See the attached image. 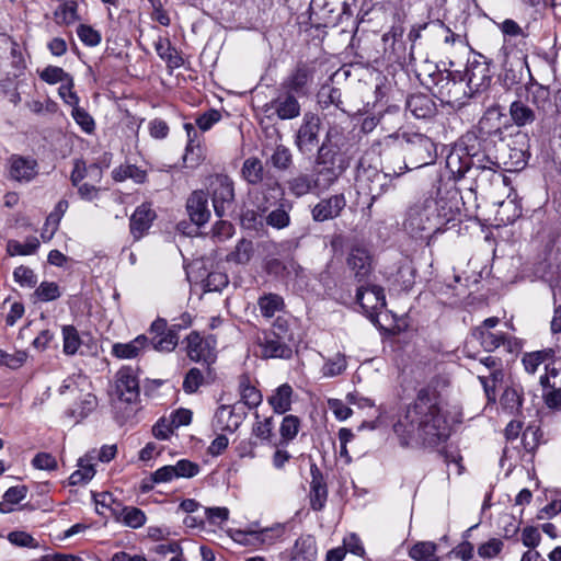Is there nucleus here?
Segmentation results:
<instances>
[{"instance_id":"f257e3e1","label":"nucleus","mask_w":561,"mask_h":561,"mask_svg":"<svg viewBox=\"0 0 561 561\" xmlns=\"http://www.w3.org/2000/svg\"><path fill=\"white\" fill-rule=\"evenodd\" d=\"M403 447H435L446 442L450 428L442 412L437 397L428 389H421L416 399L393 425Z\"/></svg>"},{"instance_id":"f03ea898","label":"nucleus","mask_w":561,"mask_h":561,"mask_svg":"<svg viewBox=\"0 0 561 561\" xmlns=\"http://www.w3.org/2000/svg\"><path fill=\"white\" fill-rule=\"evenodd\" d=\"M476 139L473 135H466L461 144L454 147L446 157V169L450 178L459 180L468 171L481 170L482 173L495 174L497 163L484 153H478L469 141Z\"/></svg>"},{"instance_id":"7ed1b4c3","label":"nucleus","mask_w":561,"mask_h":561,"mask_svg":"<svg viewBox=\"0 0 561 561\" xmlns=\"http://www.w3.org/2000/svg\"><path fill=\"white\" fill-rule=\"evenodd\" d=\"M430 213L434 215L436 225L439 226V232L446 230L447 225L459 221L461 196L455 186L443 187L439 185L436 190L435 198L425 199Z\"/></svg>"},{"instance_id":"20e7f679","label":"nucleus","mask_w":561,"mask_h":561,"mask_svg":"<svg viewBox=\"0 0 561 561\" xmlns=\"http://www.w3.org/2000/svg\"><path fill=\"white\" fill-rule=\"evenodd\" d=\"M433 94L442 103L460 107L470 98L460 71H437L432 76Z\"/></svg>"},{"instance_id":"39448f33","label":"nucleus","mask_w":561,"mask_h":561,"mask_svg":"<svg viewBox=\"0 0 561 561\" xmlns=\"http://www.w3.org/2000/svg\"><path fill=\"white\" fill-rule=\"evenodd\" d=\"M402 139L407 161L401 171L419 169L435 162L436 145L430 137L419 133H403Z\"/></svg>"},{"instance_id":"423d86ee","label":"nucleus","mask_w":561,"mask_h":561,"mask_svg":"<svg viewBox=\"0 0 561 561\" xmlns=\"http://www.w3.org/2000/svg\"><path fill=\"white\" fill-rule=\"evenodd\" d=\"M434 215L430 213L426 202L412 205L404 220V228L415 238H427L439 233Z\"/></svg>"},{"instance_id":"0eeeda50","label":"nucleus","mask_w":561,"mask_h":561,"mask_svg":"<svg viewBox=\"0 0 561 561\" xmlns=\"http://www.w3.org/2000/svg\"><path fill=\"white\" fill-rule=\"evenodd\" d=\"M499 318H485L482 324L473 330V335L486 352H492L501 345L506 346L508 352H513L518 347L517 339L503 331L495 330Z\"/></svg>"},{"instance_id":"6e6552de","label":"nucleus","mask_w":561,"mask_h":561,"mask_svg":"<svg viewBox=\"0 0 561 561\" xmlns=\"http://www.w3.org/2000/svg\"><path fill=\"white\" fill-rule=\"evenodd\" d=\"M462 79L470 98L484 92L492 81L490 62L482 55H476L472 59H468Z\"/></svg>"},{"instance_id":"1a4fd4ad","label":"nucleus","mask_w":561,"mask_h":561,"mask_svg":"<svg viewBox=\"0 0 561 561\" xmlns=\"http://www.w3.org/2000/svg\"><path fill=\"white\" fill-rule=\"evenodd\" d=\"M187 356L190 359L201 363L205 366L206 376L215 380L216 374L213 365L216 363L217 353L215 341L210 339H204L198 332H191L187 336Z\"/></svg>"},{"instance_id":"9d476101","label":"nucleus","mask_w":561,"mask_h":561,"mask_svg":"<svg viewBox=\"0 0 561 561\" xmlns=\"http://www.w3.org/2000/svg\"><path fill=\"white\" fill-rule=\"evenodd\" d=\"M208 191L216 216L222 218L232 208L234 202L233 181L226 174L211 175Z\"/></svg>"},{"instance_id":"9b49d317","label":"nucleus","mask_w":561,"mask_h":561,"mask_svg":"<svg viewBox=\"0 0 561 561\" xmlns=\"http://www.w3.org/2000/svg\"><path fill=\"white\" fill-rule=\"evenodd\" d=\"M350 167L348 160L333 158L332 156L316 157V187L320 191L329 190Z\"/></svg>"},{"instance_id":"f8f14e48","label":"nucleus","mask_w":561,"mask_h":561,"mask_svg":"<svg viewBox=\"0 0 561 561\" xmlns=\"http://www.w3.org/2000/svg\"><path fill=\"white\" fill-rule=\"evenodd\" d=\"M352 146L350 134L341 126L332 125L328 128L317 153L350 161Z\"/></svg>"},{"instance_id":"ddd939ff","label":"nucleus","mask_w":561,"mask_h":561,"mask_svg":"<svg viewBox=\"0 0 561 561\" xmlns=\"http://www.w3.org/2000/svg\"><path fill=\"white\" fill-rule=\"evenodd\" d=\"M320 129V117L311 112L305 113L294 141L300 153H311L319 146Z\"/></svg>"},{"instance_id":"4468645a","label":"nucleus","mask_w":561,"mask_h":561,"mask_svg":"<svg viewBox=\"0 0 561 561\" xmlns=\"http://www.w3.org/2000/svg\"><path fill=\"white\" fill-rule=\"evenodd\" d=\"M151 345L160 352H171L179 343L176 325L168 328L164 318H157L150 328Z\"/></svg>"},{"instance_id":"2eb2a0df","label":"nucleus","mask_w":561,"mask_h":561,"mask_svg":"<svg viewBox=\"0 0 561 561\" xmlns=\"http://www.w3.org/2000/svg\"><path fill=\"white\" fill-rule=\"evenodd\" d=\"M115 389L121 401L135 403L139 399V379L131 367H122L117 371Z\"/></svg>"},{"instance_id":"dca6fc26","label":"nucleus","mask_w":561,"mask_h":561,"mask_svg":"<svg viewBox=\"0 0 561 561\" xmlns=\"http://www.w3.org/2000/svg\"><path fill=\"white\" fill-rule=\"evenodd\" d=\"M404 28L401 24L392 25L381 37L383 59L390 64L400 62L405 56L403 42Z\"/></svg>"},{"instance_id":"f3484780","label":"nucleus","mask_w":561,"mask_h":561,"mask_svg":"<svg viewBox=\"0 0 561 561\" xmlns=\"http://www.w3.org/2000/svg\"><path fill=\"white\" fill-rule=\"evenodd\" d=\"M356 300L365 316H379L386 307L385 291L377 285L359 287Z\"/></svg>"},{"instance_id":"a211bd4d","label":"nucleus","mask_w":561,"mask_h":561,"mask_svg":"<svg viewBox=\"0 0 561 561\" xmlns=\"http://www.w3.org/2000/svg\"><path fill=\"white\" fill-rule=\"evenodd\" d=\"M245 412L237 404H221L213 419V428L221 432H234L243 422Z\"/></svg>"},{"instance_id":"6ab92c4d","label":"nucleus","mask_w":561,"mask_h":561,"mask_svg":"<svg viewBox=\"0 0 561 561\" xmlns=\"http://www.w3.org/2000/svg\"><path fill=\"white\" fill-rule=\"evenodd\" d=\"M345 206L346 198L343 193L322 198L311 209L312 219L317 222H323L337 218Z\"/></svg>"},{"instance_id":"aec40b11","label":"nucleus","mask_w":561,"mask_h":561,"mask_svg":"<svg viewBox=\"0 0 561 561\" xmlns=\"http://www.w3.org/2000/svg\"><path fill=\"white\" fill-rule=\"evenodd\" d=\"M38 173L37 161L30 157L12 154L9 158V178L16 182H31Z\"/></svg>"},{"instance_id":"412c9836","label":"nucleus","mask_w":561,"mask_h":561,"mask_svg":"<svg viewBox=\"0 0 561 561\" xmlns=\"http://www.w3.org/2000/svg\"><path fill=\"white\" fill-rule=\"evenodd\" d=\"M373 324L387 337H410L413 329L408 318H370Z\"/></svg>"},{"instance_id":"4be33fe9","label":"nucleus","mask_w":561,"mask_h":561,"mask_svg":"<svg viewBox=\"0 0 561 561\" xmlns=\"http://www.w3.org/2000/svg\"><path fill=\"white\" fill-rule=\"evenodd\" d=\"M263 358H285L288 359L293 355V348L289 343L282 339L275 337L270 332H264L263 337L257 339Z\"/></svg>"},{"instance_id":"5701e85b","label":"nucleus","mask_w":561,"mask_h":561,"mask_svg":"<svg viewBox=\"0 0 561 561\" xmlns=\"http://www.w3.org/2000/svg\"><path fill=\"white\" fill-rule=\"evenodd\" d=\"M184 129L187 135V145L183 161L186 168H195L205 159L204 148L202 147L198 133L193 124L185 123Z\"/></svg>"},{"instance_id":"b1692460","label":"nucleus","mask_w":561,"mask_h":561,"mask_svg":"<svg viewBox=\"0 0 561 561\" xmlns=\"http://www.w3.org/2000/svg\"><path fill=\"white\" fill-rule=\"evenodd\" d=\"M346 264L358 282L364 280L373 270L371 256L368 250L362 247L351 249L346 257Z\"/></svg>"},{"instance_id":"393cba45","label":"nucleus","mask_w":561,"mask_h":561,"mask_svg":"<svg viewBox=\"0 0 561 561\" xmlns=\"http://www.w3.org/2000/svg\"><path fill=\"white\" fill-rule=\"evenodd\" d=\"M310 506L313 511L319 512L325 506L328 499V486L322 472L316 463L310 466Z\"/></svg>"},{"instance_id":"a878e982","label":"nucleus","mask_w":561,"mask_h":561,"mask_svg":"<svg viewBox=\"0 0 561 561\" xmlns=\"http://www.w3.org/2000/svg\"><path fill=\"white\" fill-rule=\"evenodd\" d=\"M405 107L417 119H430L437 113L436 103L430 95L423 93L409 96Z\"/></svg>"},{"instance_id":"bb28decb","label":"nucleus","mask_w":561,"mask_h":561,"mask_svg":"<svg viewBox=\"0 0 561 561\" xmlns=\"http://www.w3.org/2000/svg\"><path fill=\"white\" fill-rule=\"evenodd\" d=\"M312 69L306 64H299L295 70L284 80L282 87L290 92L304 95L307 93L308 83L312 80Z\"/></svg>"},{"instance_id":"cd10ccee","label":"nucleus","mask_w":561,"mask_h":561,"mask_svg":"<svg viewBox=\"0 0 561 561\" xmlns=\"http://www.w3.org/2000/svg\"><path fill=\"white\" fill-rule=\"evenodd\" d=\"M186 209L191 220L196 226L206 224L210 217L206 193L203 191L193 192L187 199Z\"/></svg>"},{"instance_id":"c85d7f7f","label":"nucleus","mask_w":561,"mask_h":561,"mask_svg":"<svg viewBox=\"0 0 561 561\" xmlns=\"http://www.w3.org/2000/svg\"><path fill=\"white\" fill-rule=\"evenodd\" d=\"M503 117L504 114L500 106L489 107L478 123V130L481 136L501 137L504 125L502 122Z\"/></svg>"},{"instance_id":"c756f323","label":"nucleus","mask_w":561,"mask_h":561,"mask_svg":"<svg viewBox=\"0 0 561 561\" xmlns=\"http://www.w3.org/2000/svg\"><path fill=\"white\" fill-rule=\"evenodd\" d=\"M156 213L147 204L138 206L130 217V233L135 240H139L151 227Z\"/></svg>"},{"instance_id":"7c9ffc66","label":"nucleus","mask_w":561,"mask_h":561,"mask_svg":"<svg viewBox=\"0 0 561 561\" xmlns=\"http://www.w3.org/2000/svg\"><path fill=\"white\" fill-rule=\"evenodd\" d=\"M271 108L280 119H293L300 114V104L296 96L286 91L271 102Z\"/></svg>"},{"instance_id":"2f4dec72","label":"nucleus","mask_w":561,"mask_h":561,"mask_svg":"<svg viewBox=\"0 0 561 561\" xmlns=\"http://www.w3.org/2000/svg\"><path fill=\"white\" fill-rule=\"evenodd\" d=\"M480 363L490 370L489 376H478L485 393L490 397V392L494 391L495 385L503 379L502 363L500 358L491 355L482 358Z\"/></svg>"},{"instance_id":"473e14b6","label":"nucleus","mask_w":561,"mask_h":561,"mask_svg":"<svg viewBox=\"0 0 561 561\" xmlns=\"http://www.w3.org/2000/svg\"><path fill=\"white\" fill-rule=\"evenodd\" d=\"M317 556L316 540L312 536L299 537L291 551L290 561H313Z\"/></svg>"},{"instance_id":"72a5a7b5","label":"nucleus","mask_w":561,"mask_h":561,"mask_svg":"<svg viewBox=\"0 0 561 561\" xmlns=\"http://www.w3.org/2000/svg\"><path fill=\"white\" fill-rule=\"evenodd\" d=\"M102 176V171L96 164L87 165L83 160H76L73 163V169L70 175V181L72 185H79L83 183L82 181L85 178H90L93 182H100Z\"/></svg>"},{"instance_id":"f704fd0d","label":"nucleus","mask_w":561,"mask_h":561,"mask_svg":"<svg viewBox=\"0 0 561 561\" xmlns=\"http://www.w3.org/2000/svg\"><path fill=\"white\" fill-rule=\"evenodd\" d=\"M556 352L553 348H545L535 352L525 353L522 357V363L525 370L534 375L541 364H547L549 359L553 358Z\"/></svg>"},{"instance_id":"c9c22d12","label":"nucleus","mask_w":561,"mask_h":561,"mask_svg":"<svg viewBox=\"0 0 561 561\" xmlns=\"http://www.w3.org/2000/svg\"><path fill=\"white\" fill-rule=\"evenodd\" d=\"M510 115L513 123L518 127L529 125L536 119L535 111L520 100L512 102Z\"/></svg>"},{"instance_id":"e433bc0d","label":"nucleus","mask_w":561,"mask_h":561,"mask_svg":"<svg viewBox=\"0 0 561 561\" xmlns=\"http://www.w3.org/2000/svg\"><path fill=\"white\" fill-rule=\"evenodd\" d=\"M293 389L289 385L279 386L268 398V403L276 413L283 414L290 409Z\"/></svg>"},{"instance_id":"4c0bfd02","label":"nucleus","mask_w":561,"mask_h":561,"mask_svg":"<svg viewBox=\"0 0 561 561\" xmlns=\"http://www.w3.org/2000/svg\"><path fill=\"white\" fill-rule=\"evenodd\" d=\"M55 21L60 25H70L79 20L78 2L76 0H62L55 13Z\"/></svg>"},{"instance_id":"58836bf2","label":"nucleus","mask_w":561,"mask_h":561,"mask_svg":"<svg viewBox=\"0 0 561 561\" xmlns=\"http://www.w3.org/2000/svg\"><path fill=\"white\" fill-rule=\"evenodd\" d=\"M157 55L167 61L171 67L179 68L183 65V59L178 50L171 45L168 38H159L154 43Z\"/></svg>"},{"instance_id":"ea45409f","label":"nucleus","mask_w":561,"mask_h":561,"mask_svg":"<svg viewBox=\"0 0 561 561\" xmlns=\"http://www.w3.org/2000/svg\"><path fill=\"white\" fill-rule=\"evenodd\" d=\"M287 186L296 197H301L316 190V181L310 175L300 173L287 181Z\"/></svg>"},{"instance_id":"a19ab883","label":"nucleus","mask_w":561,"mask_h":561,"mask_svg":"<svg viewBox=\"0 0 561 561\" xmlns=\"http://www.w3.org/2000/svg\"><path fill=\"white\" fill-rule=\"evenodd\" d=\"M93 457L87 455L78 460V467L79 469L76 470L70 477H69V484L70 485H78L81 483H85L90 481L94 474L95 470L92 465Z\"/></svg>"},{"instance_id":"79ce46f5","label":"nucleus","mask_w":561,"mask_h":561,"mask_svg":"<svg viewBox=\"0 0 561 561\" xmlns=\"http://www.w3.org/2000/svg\"><path fill=\"white\" fill-rule=\"evenodd\" d=\"M401 174H403V171L393 172V174L383 172L382 174H377L376 181L370 185V187L367 190L368 193L371 196V201L374 202L379 196L383 195L385 193L389 192L391 188H393V178H398Z\"/></svg>"},{"instance_id":"37998d69","label":"nucleus","mask_w":561,"mask_h":561,"mask_svg":"<svg viewBox=\"0 0 561 561\" xmlns=\"http://www.w3.org/2000/svg\"><path fill=\"white\" fill-rule=\"evenodd\" d=\"M148 339L139 335L129 343H117L113 346V354L119 358H134L145 347Z\"/></svg>"},{"instance_id":"c03bdc74","label":"nucleus","mask_w":561,"mask_h":561,"mask_svg":"<svg viewBox=\"0 0 561 561\" xmlns=\"http://www.w3.org/2000/svg\"><path fill=\"white\" fill-rule=\"evenodd\" d=\"M347 368V359L345 354L336 353L333 357L324 358V364L321 368L323 377L333 378L341 376Z\"/></svg>"},{"instance_id":"a18cd8bd","label":"nucleus","mask_w":561,"mask_h":561,"mask_svg":"<svg viewBox=\"0 0 561 561\" xmlns=\"http://www.w3.org/2000/svg\"><path fill=\"white\" fill-rule=\"evenodd\" d=\"M239 391L243 403L251 408H256L262 402L261 392L250 383L248 376H241L239 381Z\"/></svg>"},{"instance_id":"49530a36","label":"nucleus","mask_w":561,"mask_h":561,"mask_svg":"<svg viewBox=\"0 0 561 561\" xmlns=\"http://www.w3.org/2000/svg\"><path fill=\"white\" fill-rule=\"evenodd\" d=\"M264 168L257 158H248L244 160L241 169L242 178L252 185L259 184L263 180Z\"/></svg>"},{"instance_id":"de8ad7c7","label":"nucleus","mask_w":561,"mask_h":561,"mask_svg":"<svg viewBox=\"0 0 561 561\" xmlns=\"http://www.w3.org/2000/svg\"><path fill=\"white\" fill-rule=\"evenodd\" d=\"M299 427L300 421L297 416L286 415L279 427L280 440L275 446H286L297 436Z\"/></svg>"},{"instance_id":"09e8293b","label":"nucleus","mask_w":561,"mask_h":561,"mask_svg":"<svg viewBox=\"0 0 561 561\" xmlns=\"http://www.w3.org/2000/svg\"><path fill=\"white\" fill-rule=\"evenodd\" d=\"M257 305L262 316H274L276 312H283L285 302L282 296L277 294H265L259 298Z\"/></svg>"},{"instance_id":"8fccbe9b","label":"nucleus","mask_w":561,"mask_h":561,"mask_svg":"<svg viewBox=\"0 0 561 561\" xmlns=\"http://www.w3.org/2000/svg\"><path fill=\"white\" fill-rule=\"evenodd\" d=\"M26 494L27 488L25 485L9 488L3 495V501L0 502V512L4 514L11 513L13 511V505L24 500Z\"/></svg>"},{"instance_id":"3c124183","label":"nucleus","mask_w":561,"mask_h":561,"mask_svg":"<svg viewBox=\"0 0 561 561\" xmlns=\"http://www.w3.org/2000/svg\"><path fill=\"white\" fill-rule=\"evenodd\" d=\"M205 381H213L206 376L205 366L203 369L193 367L186 373L182 387L184 392L194 393Z\"/></svg>"},{"instance_id":"603ef678","label":"nucleus","mask_w":561,"mask_h":561,"mask_svg":"<svg viewBox=\"0 0 561 561\" xmlns=\"http://www.w3.org/2000/svg\"><path fill=\"white\" fill-rule=\"evenodd\" d=\"M437 546L432 541H421L415 543L409 552L414 561H438L436 556Z\"/></svg>"},{"instance_id":"864d4df0","label":"nucleus","mask_w":561,"mask_h":561,"mask_svg":"<svg viewBox=\"0 0 561 561\" xmlns=\"http://www.w3.org/2000/svg\"><path fill=\"white\" fill-rule=\"evenodd\" d=\"M113 179L117 182H123L127 179H131L135 183H144L147 179L145 170L134 165H121L113 170Z\"/></svg>"},{"instance_id":"5fc2aeb1","label":"nucleus","mask_w":561,"mask_h":561,"mask_svg":"<svg viewBox=\"0 0 561 561\" xmlns=\"http://www.w3.org/2000/svg\"><path fill=\"white\" fill-rule=\"evenodd\" d=\"M38 248V239L36 237H31L24 243L16 240H9L7 244V252L10 256L31 255L34 254Z\"/></svg>"},{"instance_id":"6e6d98bb","label":"nucleus","mask_w":561,"mask_h":561,"mask_svg":"<svg viewBox=\"0 0 561 561\" xmlns=\"http://www.w3.org/2000/svg\"><path fill=\"white\" fill-rule=\"evenodd\" d=\"M270 162L277 170H288L293 164V154L290 149L284 145H277L271 154Z\"/></svg>"},{"instance_id":"4d7b16f0","label":"nucleus","mask_w":561,"mask_h":561,"mask_svg":"<svg viewBox=\"0 0 561 561\" xmlns=\"http://www.w3.org/2000/svg\"><path fill=\"white\" fill-rule=\"evenodd\" d=\"M383 172L378 170L377 167L370 164L366 165L364 160H360L357 169L356 181L363 190H368L370 185L376 181L377 174Z\"/></svg>"},{"instance_id":"13d9d810","label":"nucleus","mask_w":561,"mask_h":561,"mask_svg":"<svg viewBox=\"0 0 561 561\" xmlns=\"http://www.w3.org/2000/svg\"><path fill=\"white\" fill-rule=\"evenodd\" d=\"M273 417L260 419L259 413H255V422L252 427V434L262 442H268L273 436Z\"/></svg>"},{"instance_id":"bf43d9fd","label":"nucleus","mask_w":561,"mask_h":561,"mask_svg":"<svg viewBox=\"0 0 561 561\" xmlns=\"http://www.w3.org/2000/svg\"><path fill=\"white\" fill-rule=\"evenodd\" d=\"M268 332L275 335V337L282 339L289 344L296 341L287 318H276L272 324L271 331Z\"/></svg>"},{"instance_id":"052dcab7","label":"nucleus","mask_w":561,"mask_h":561,"mask_svg":"<svg viewBox=\"0 0 561 561\" xmlns=\"http://www.w3.org/2000/svg\"><path fill=\"white\" fill-rule=\"evenodd\" d=\"M542 398L546 405L550 409L561 408V382L553 380L551 386L541 387Z\"/></svg>"},{"instance_id":"680f3d73","label":"nucleus","mask_w":561,"mask_h":561,"mask_svg":"<svg viewBox=\"0 0 561 561\" xmlns=\"http://www.w3.org/2000/svg\"><path fill=\"white\" fill-rule=\"evenodd\" d=\"M415 280V268L410 263L400 265L396 274V282L400 285V289L410 290Z\"/></svg>"},{"instance_id":"e2e57ef3","label":"nucleus","mask_w":561,"mask_h":561,"mask_svg":"<svg viewBox=\"0 0 561 561\" xmlns=\"http://www.w3.org/2000/svg\"><path fill=\"white\" fill-rule=\"evenodd\" d=\"M266 224L276 229H284L290 224V216L285 204L272 210L266 217Z\"/></svg>"},{"instance_id":"0e129e2a","label":"nucleus","mask_w":561,"mask_h":561,"mask_svg":"<svg viewBox=\"0 0 561 561\" xmlns=\"http://www.w3.org/2000/svg\"><path fill=\"white\" fill-rule=\"evenodd\" d=\"M62 336H64V352L67 355H73L78 351V348L81 344L77 329L72 325H64L62 327Z\"/></svg>"},{"instance_id":"69168bd1","label":"nucleus","mask_w":561,"mask_h":561,"mask_svg":"<svg viewBox=\"0 0 561 561\" xmlns=\"http://www.w3.org/2000/svg\"><path fill=\"white\" fill-rule=\"evenodd\" d=\"M77 35L79 39L89 47L98 46L102 41V35L99 31L94 30L91 25L80 24L77 27Z\"/></svg>"},{"instance_id":"338daca9","label":"nucleus","mask_w":561,"mask_h":561,"mask_svg":"<svg viewBox=\"0 0 561 561\" xmlns=\"http://www.w3.org/2000/svg\"><path fill=\"white\" fill-rule=\"evenodd\" d=\"M13 278L22 287L33 288L37 284V276L34 271L24 265L14 268Z\"/></svg>"},{"instance_id":"774afa93","label":"nucleus","mask_w":561,"mask_h":561,"mask_svg":"<svg viewBox=\"0 0 561 561\" xmlns=\"http://www.w3.org/2000/svg\"><path fill=\"white\" fill-rule=\"evenodd\" d=\"M252 251V242L242 239L238 242L236 250L228 255V260L244 264L250 261Z\"/></svg>"}]
</instances>
